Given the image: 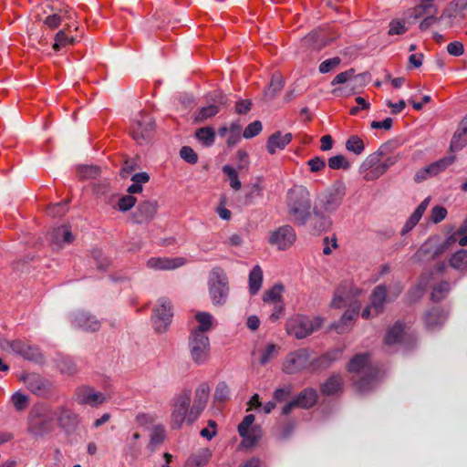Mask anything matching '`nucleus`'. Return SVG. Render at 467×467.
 <instances>
[{"label":"nucleus","instance_id":"f257e3e1","mask_svg":"<svg viewBox=\"0 0 467 467\" xmlns=\"http://www.w3.org/2000/svg\"><path fill=\"white\" fill-rule=\"evenodd\" d=\"M311 195L304 186H294L286 194L289 215L298 224H305L311 215Z\"/></svg>","mask_w":467,"mask_h":467},{"label":"nucleus","instance_id":"f03ea898","mask_svg":"<svg viewBox=\"0 0 467 467\" xmlns=\"http://www.w3.org/2000/svg\"><path fill=\"white\" fill-rule=\"evenodd\" d=\"M188 327L192 358L196 363H202L204 358V312H197L194 318L188 321Z\"/></svg>","mask_w":467,"mask_h":467},{"label":"nucleus","instance_id":"7ed1b4c3","mask_svg":"<svg viewBox=\"0 0 467 467\" xmlns=\"http://www.w3.org/2000/svg\"><path fill=\"white\" fill-rule=\"evenodd\" d=\"M324 319L321 317L295 316L286 322V331L296 338H305L321 328Z\"/></svg>","mask_w":467,"mask_h":467},{"label":"nucleus","instance_id":"20e7f679","mask_svg":"<svg viewBox=\"0 0 467 467\" xmlns=\"http://www.w3.org/2000/svg\"><path fill=\"white\" fill-rule=\"evenodd\" d=\"M209 296L213 305H223L229 295V282L224 271L220 267L211 270L208 278Z\"/></svg>","mask_w":467,"mask_h":467},{"label":"nucleus","instance_id":"39448f33","mask_svg":"<svg viewBox=\"0 0 467 467\" xmlns=\"http://www.w3.org/2000/svg\"><path fill=\"white\" fill-rule=\"evenodd\" d=\"M453 244V238L441 240L437 237L428 239L416 252L414 258L420 262L425 259L434 260L447 252Z\"/></svg>","mask_w":467,"mask_h":467},{"label":"nucleus","instance_id":"423d86ee","mask_svg":"<svg viewBox=\"0 0 467 467\" xmlns=\"http://www.w3.org/2000/svg\"><path fill=\"white\" fill-rule=\"evenodd\" d=\"M173 317L172 305L169 298L162 297L152 309L151 321L157 333H163L169 328Z\"/></svg>","mask_w":467,"mask_h":467},{"label":"nucleus","instance_id":"0eeeda50","mask_svg":"<svg viewBox=\"0 0 467 467\" xmlns=\"http://www.w3.org/2000/svg\"><path fill=\"white\" fill-rule=\"evenodd\" d=\"M254 416L249 414L245 416L238 426V432L242 437L240 447L250 449L255 446L262 436L261 429L254 424Z\"/></svg>","mask_w":467,"mask_h":467},{"label":"nucleus","instance_id":"6e6552de","mask_svg":"<svg viewBox=\"0 0 467 467\" xmlns=\"http://www.w3.org/2000/svg\"><path fill=\"white\" fill-rule=\"evenodd\" d=\"M340 205V197L333 192H328L321 196L317 203L314 206L313 213L317 219L322 221L324 226H330L331 222L327 215L335 212Z\"/></svg>","mask_w":467,"mask_h":467},{"label":"nucleus","instance_id":"1a4fd4ad","mask_svg":"<svg viewBox=\"0 0 467 467\" xmlns=\"http://www.w3.org/2000/svg\"><path fill=\"white\" fill-rule=\"evenodd\" d=\"M296 240V234L291 225L285 224L271 231L268 235V243L280 251L289 249Z\"/></svg>","mask_w":467,"mask_h":467},{"label":"nucleus","instance_id":"9d476101","mask_svg":"<svg viewBox=\"0 0 467 467\" xmlns=\"http://www.w3.org/2000/svg\"><path fill=\"white\" fill-rule=\"evenodd\" d=\"M155 127V121L151 116L141 115L140 119L131 126V136L138 144L142 145L153 137Z\"/></svg>","mask_w":467,"mask_h":467},{"label":"nucleus","instance_id":"9b49d317","mask_svg":"<svg viewBox=\"0 0 467 467\" xmlns=\"http://www.w3.org/2000/svg\"><path fill=\"white\" fill-rule=\"evenodd\" d=\"M361 294L362 290L354 286L351 283H343L335 290L331 306L334 308H342L347 305L350 306L356 301L355 297Z\"/></svg>","mask_w":467,"mask_h":467},{"label":"nucleus","instance_id":"f8f14e48","mask_svg":"<svg viewBox=\"0 0 467 467\" xmlns=\"http://www.w3.org/2000/svg\"><path fill=\"white\" fill-rule=\"evenodd\" d=\"M190 402L191 393L189 391L182 392L175 399L171 412V429L178 430L182 426V423L186 419Z\"/></svg>","mask_w":467,"mask_h":467},{"label":"nucleus","instance_id":"ddd939ff","mask_svg":"<svg viewBox=\"0 0 467 467\" xmlns=\"http://www.w3.org/2000/svg\"><path fill=\"white\" fill-rule=\"evenodd\" d=\"M387 302V291L382 285L377 286L370 296L369 305L362 311L361 316L365 319H368L379 315Z\"/></svg>","mask_w":467,"mask_h":467},{"label":"nucleus","instance_id":"4468645a","mask_svg":"<svg viewBox=\"0 0 467 467\" xmlns=\"http://www.w3.org/2000/svg\"><path fill=\"white\" fill-rule=\"evenodd\" d=\"M6 345L16 354L23 357L30 361H38L43 358L42 353L38 347L28 344L21 339L7 341Z\"/></svg>","mask_w":467,"mask_h":467},{"label":"nucleus","instance_id":"2eb2a0df","mask_svg":"<svg viewBox=\"0 0 467 467\" xmlns=\"http://www.w3.org/2000/svg\"><path fill=\"white\" fill-rule=\"evenodd\" d=\"M76 400L80 405H89L91 407H98L105 402L106 397L103 393L95 391L89 386H80L77 388Z\"/></svg>","mask_w":467,"mask_h":467},{"label":"nucleus","instance_id":"dca6fc26","mask_svg":"<svg viewBox=\"0 0 467 467\" xmlns=\"http://www.w3.org/2000/svg\"><path fill=\"white\" fill-rule=\"evenodd\" d=\"M309 362L308 353L305 349L296 350L289 354L284 363L283 370L287 374H294L305 369Z\"/></svg>","mask_w":467,"mask_h":467},{"label":"nucleus","instance_id":"f3484780","mask_svg":"<svg viewBox=\"0 0 467 467\" xmlns=\"http://www.w3.org/2000/svg\"><path fill=\"white\" fill-rule=\"evenodd\" d=\"M360 306L361 304L358 301H355L344 312L338 322L332 325V327L339 333H342L351 327L358 316Z\"/></svg>","mask_w":467,"mask_h":467},{"label":"nucleus","instance_id":"a211bd4d","mask_svg":"<svg viewBox=\"0 0 467 467\" xmlns=\"http://www.w3.org/2000/svg\"><path fill=\"white\" fill-rule=\"evenodd\" d=\"M185 264V260L182 257L177 258H161V257H151L147 261V267L157 270V271H166V270H173L178 267L182 266Z\"/></svg>","mask_w":467,"mask_h":467},{"label":"nucleus","instance_id":"6ab92c4d","mask_svg":"<svg viewBox=\"0 0 467 467\" xmlns=\"http://www.w3.org/2000/svg\"><path fill=\"white\" fill-rule=\"evenodd\" d=\"M157 202L150 201L141 202L133 213V219L137 223L150 221L157 213Z\"/></svg>","mask_w":467,"mask_h":467},{"label":"nucleus","instance_id":"aec40b11","mask_svg":"<svg viewBox=\"0 0 467 467\" xmlns=\"http://www.w3.org/2000/svg\"><path fill=\"white\" fill-rule=\"evenodd\" d=\"M292 134L280 131L273 133L267 140L266 150L269 154L275 155L276 152L285 150V148L291 142Z\"/></svg>","mask_w":467,"mask_h":467},{"label":"nucleus","instance_id":"412c9836","mask_svg":"<svg viewBox=\"0 0 467 467\" xmlns=\"http://www.w3.org/2000/svg\"><path fill=\"white\" fill-rule=\"evenodd\" d=\"M283 293L282 285H275L271 289L267 290L263 297V300L266 304L273 305L276 309V312L271 315L273 320H276L282 312L283 306L281 302Z\"/></svg>","mask_w":467,"mask_h":467},{"label":"nucleus","instance_id":"4be33fe9","mask_svg":"<svg viewBox=\"0 0 467 467\" xmlns=\"http://www.w3.org/2000/svg\"><path fill=\"white\" fill-rule=\"evenodd\" d=\"M403 158L401 152H393L378 166H376L370 172L366 175L367 180H371L384 174L388 169L397 164Z\"/></svg>","mask_w":467,"mask_h":467},{"label":"nucleus","instance_id":"5701e85b","mask_svg":"<svg viewBox=\"0 0 467 467\" xmlns=\"http://www.w3.org/2000/svg\"><path fill=\"white\" fill-rule=\"evenodd\" d=\"M434 2L435 0H420L419 5L409 11L410 16L418 19L423 16H437L438 7Z\"/></svg>","mask_w":467,"mask_h":467},{"label":"nucleus","instance_id":"b1692460","mask_svg":"<svg viewBox=\"0 0 467 467\" xmlns=\"http://www.w3.org/2000/svg\"><path fill=\"white\" fill-rule=\"evenodd\" d=\"M225 103V96L221 91L211 94L209 100L206 102V118L215 116Z\"/></svg>","mask_w":467,"mask_h":467},{"label":"nucleus","instance_id":"393cba45","mask_svg":"<svg viewBox=\"0 0 467 467\" xmlns=\"http://www.w3.org/2000/svg\"><path fill=\"white\" fill-rule=\"evenodd\" d=\"M74 241V235L68 226H59L53 230L51 234V244L61 245L62 244H70Z\"/></svg>","mask_w":467,"mask_h":467},{"label":"nucleus","instance_id":"a878e982","mask_svg":"<svg viewBox=\"0 0 467 467\" xmlns=\"http://www.w3.org/2000/svg\"><path fill=\"white\" fill-rule=\"evenodd\" d=\"M317 401V393L314 389H306L301 391L296 398L297 407L309 409Z\"/></svg>","mask_w":467,"mask_h":467},{"label":"nucleus","instance_id":"bb28decb","mask_svg":"<svg viewBox=\"0 0 467 467\" xmlns=\"http://www.w3.org/2000/svg\"><path fill=\"white\" fill-rule=\"evenodd\" d=\"M343 380L340 376L334 375L324 382L321 386V391L326 395H334L341 391Z\"/></svg>","mask_w":467,"mask_h":467},{"label":"nucleus","instance_id":"cd10ccee","mask_svg":"<svg viewBox=\"0 0 467 467\" xmlns=\"http://www.w3.org/2000/svg\"><path fill=\"white\" fill-rule=\"evenodd\" d=\"M450 265L460 272L467 271V250L462 249L455 252L449 259Z\"/></svg>","mask_w":467,"mask_h":467},{"label":"nucleus","instance_id":"c85d7f7f","mask_svg":"<svg viewBox=\"0 0 467 467\" xmlns=\"http://www.w3.org/2000/svg\"><path fill=\"white\" fill-rule=\"evenodd\" d=\"M279 350V347L273 343H266L264 348L258 350V359L261 365H265L274 359Z\"/></svg>","mask_w":467,"mask_h":467},{"label":"nucleus","instance_id":"c756f323","mask_svg":"<svg viewBox=\"0 0 467 467\" xmlns=\"http://www.w3.org/2000/svg\"><path fill=\"white\" fill-rule=\"evenodd\" d=\"M263 271L259 265L253 267L249 274V290L250 293L255 295L262 287Z\"/></svg>","mask_w":467,"mask_h":467},{"label":"nucleus","instance_id":"7c9ffc66","mask_svg":"<svg viewBox=\"0 0 467 467\" xmlns=\"http://www.w3.org/2000/svg\"><path fill=\"white\" fill-rule=\"evenodd\" d=\"M430 202L431 198L427 197L420 203V205L412 213L405 224V228L407 230L412 229L419 223L426 209L428 208Z\"/></svg>","mask_w":467,"mask_h":467},{"label":"nucleus","instance_id":"2f4dec72","mask_svg":"<svg viewBox=\"0 0 467 467\" xmlns=\"http://www.w3.org/2000/svg\"><path fill=\"white\" fill-rule=\"evenodd\" d=\"M203 394H204V389L199 388L196 390V400L194 401V405L191 409V410L188 414V417H187V420L189 423H192L193 421H195L198 419V417L201 415L202 409H203L202 402V398Z\"/></svg>","mask_w":467,"mask_h":467},{"label":"nucleus","instance_id":"473e14b6","mask_svg":"<svg viewBox=\"0 0 467 467\" xmlns=\"http://www.w3.org/2000/svg\"><path fill=\"white\" fill-rule=\"evenodd\" d=\"M467 143V127H462L454 133L451 142V150L457 151L462 149Z\"/></svg>","mask_w":467,"mask_h":467},{"label":"nucleus","instance_id":"72a5a7b5","mask_svg":"<svg viewBox=\"0 0 467 467\" xmlns=\"http://www.w3.org/2000/svg\"><path fill=\"white\" fill-rule=\"evenodd\" d=\"M303 43L306 47L313 49H321L327 45V41L320 37L318 32L314 31L303 38Z\"/></svg>","mask_w":467,"mask_h":467},{"label":"nucleus","instance_id":"f704fd0d","mask_svg":"<svg viewBox=\"0 0 467 467\" xmlns=\"http://www.w3.org/2000/svg\"><path fill=\"white\" fill-rule=\"evenodd\" d=\"M368 356L367 354L355 356L348 363V369L350 372L358 373L368 365Z\"/></svg>","mask_w":467,"mask_h":467},{"label":"nucleus","instance_id":"c9c22d12","mask_svg":"<svg viewBox=\"0 0 467 467\" xmlns=\"http://www.w3.org/2000/svg\"><path fill=\"white\" fill-rule=\"evenodd\" d=\"M455 161L454 156L444 157L435 162L431 163L429 166L431 172L433 176L438 175L439 173L445 171L450 165H451Z\"/></svg>","mask_w":467,"mask_h":467},{"label":"nucleus","instance_id":"e433bc0d","mask_svg":"<svg viewBox=\"0 0 467 467\" xmlns=\"http://www.w3.org/2000/svg\"><path fill=\"white\" fill-rule=\"evenodd\" d=\"M75 43V37L67 36L66 30H59L55 36V43L53 44V49L56 51L65 47L67 45H73Z\"/></svg>","mask_w":467,"mask_h":467},{"label":"nucleus","instance_id":"4c0bfd02","mask_svg":"<svg viewBox=\"0 0 467 467\" xmlns=\"http://www.w3.org/2000/svg\"><path fill=\"white\" fill-rule=\"evenodd\" d=\"M446 319V315L439 309H432L426 316V323L429 327H435L441 325Z\"/></svg>","mask_w":467,"mask_h":467},{"label":"nucleus","instance_id":"58836bf2","mask_svg":"<svg viewBox=\"0 0 467 467\" xmlns=\"http://www.w3.org/2000/svg\"><path fill=\"white\" fill-rule=\"evenodd\" d=\"M59 411L60 412L57 420L61 427L65 428L67 425L77 421L78 415L75 414L71 410L61 407Z\"/></svg>","mask_w":467,"mask_h":467},{"label":"nucleus","instance_id":"ea45409f","mask_svg":"<svg viewBox=\"0 0 467 467\" xmlns=\"http://www.w3.org/2000/svg\"><path fill=\"white\" fill-rule=\"evenodd\" d=\"M327 163L329 168L332 170H348L350 167L349 161L341 154L330 157Z\"/></svg>","mask_w":467,"mask_h":467},{"label":"nucleus","instance_id":"a19ab883","mask_svg":"<svg viewBox=\"0 0 467 467\" xmlns=\"http://www.w3.org/2000/svg\"><path fill=\"white\" fill-rule=\"evenodd\" d=\"M283 88V79L280 76H273L268 88L265 95L268 99H273Z\"/></svg>","mask_w":467,"mask_h":467},{"label":"nucleus","instance_id":"79ce46f5","mask_svg":"<svg viewBox=\"0 0 467 467\" xmlns=\"http://www.w3.org/2000/svg\"><path fill=\"white\" fill-rule=\"evenodd\" d=\"M346 149L348 151L359 155L364 150L365 146L363 140L360 138L352 136L347 140Z\"/></svg>","mask_w":467,"mask_h":467},{"label":"nucleus","instance_id":"37998d69","mask_svg":"<svg viewBox=\"0 0 467 467\" xmlns=\"http://www.w3.org/2000/svg\"><path fill=\"white\" fill-rule=\"evenodd\" d=\"M11 401L16 410H26L29 405V399L26 395L17 391L11 396Z\"/></svg>","mask_w":467,"mask_h":467},{"label":"nucleus","instance_id":"c03bdc74","mask_svg":"<svg viewBox=\"0 0 467 467\" xmlns=\"http://www.w3.org/2000/svg\"><path fill=\"white\" fill-rule=\"evenodd\" d=\"M68 211L67 202H61L48 205L47 213L52 217H60L65 215Z\"/></svg>","mask_w":467,"mask_h":467},{"label":"nucleus","instance_id":"a18cd8bd","mask_svg":"<svg viewBox=\"0 0 467 467\" xmlns=\"http://www.w3.org/2000/svg\"><path fill=\"white\" fill-rule=\"evenodd\" d=\"M356 77V70L349 68L344 72L338 73L331 81L332 86L345 84Z\"/></svg>","mask_w":467,"mask_h":467},{"label":"nucleus","instance_id":"49530a36","mask_svg":"<svg viewBox=\"0 0 467 467\" xmlns=\"http://www.w3.org/2000/svg\"><path fill=\"white\" fill-rule=\"evenodd\" d=\"M223 172L227 175L228 180L230 182V185L233 189L238 191L241 189V182L238 179L236 171L229 165H225L223 168Z\"/></svg>","mask_w":467,"mask_h":467},{"label":"nucleus","instance_id":"de8ad7c7","mask_svg":"<svg viewBox=\"0 0 467 467\" xmlns=\"http://www.w3.org/2000/svg\"><path fill=\"white\" fill-rule=\"evenodd\" d=\"M408 30V26H406V22L403 19H393L389 23V35H402L406 33Z\"/></svg>","mask_w":467,"mask_h":467},{"label":"nucleus","instance_id":"09e8293b","mask_svg":"<svg viewBox=\"0 0 467 467\" xmlns=\"http://www.w3.org/2000/svg\"><path fill=\"white\" fill-rule=\"evenodd\" d=\"M340 63H341V59L338 57L326 59L319 65V67H318L319 72L321 74H327V73L336 69L340 65Z\"/></svg>","mask_w":467,"mask_h":467},{"label":"nucleus","instance_id":"8fccbe9b","mask_svg":"<svg viewBox=\"0 0 467 467\" xmlns=\"http://www.w3.org/2000/svg\"><path fill=\"white\" fill-rule=\"evenodd\" d=\"M262 130H263L262 122L259 120H254L244 129V130L243 132V137L244 139H252V138L257 136L258 134H260Z\"/></svg>","mask_w":467,"mask_h":467},{"label":"nucleus","instance_id":"3c124183","mask_svg":"<svg viewBox=\"0 0 467 467\" xmlns=\"http://www.w3.org/2000/svg\"><path fill=\"white\" fill-rule=\"evenodd\" d=\"M166 438V431L162 425H157L153 427L150 433V443L151 444H161L164 441Z\"/></svg>","mask_w":467,"mask_h":467},{"label":"nucleus","instance_id":"603ef678","mask_svg":"<svg viewBox=\"0 0 467 467\" xmlns=\"http://www.w3.org/2000/svg\"><path fill=\"white\" fill-rule=\"evenodd\" d=\"M402 327L399 325L394 326L387 334L385 342L388 345H392L399 342L402 337Z\"/></svg>","mask_w":467,"mask_h":467},{"label":"nucleus","instance_id":"864d4df0","mask_svg":"<svg viewBox=\"0 0 467 467\" xmlns=\"http://www.w3.org/2000/svg\"><path fill=\"white\" fill-rule=\"evenodd\" d=\"M180 156L190 164H195L198 161L197 153L189 146H183L181 149Z\"/></svg>","mask_w":467,"mask_h":467},{"label":"nucleus","instance_id":"5fc2aeb1","mask_svg":"<svg viewBox=\"0 0 467 467\" xmlns=\"http://www.w3.org/2000/svg\"><path fill=\"white\" fill-rule=\"evenodd\" d=\"M137 199L132 195H124L118 202V208L121 212L130 210L136 203Z\"/></svg>","mask_w":467,"mask_h":467},{"label":"nucleus","instance_id":"6e6d98bb","mask_svg":"<svg viewBox=\"0 0 467 467\" xmlns=\"http://www.w3.org/2000/svg\"><path fill=\"white\" fill-rule=\"evenodd\" d=\"M447 215V210L441 205H436L431 209V220L434 223H438L445 219Z\"/></svg>","mask_w":467,"mask_h":467},{"label":"nucleus","instance_id":"4d7b16f0","mask_svg":"<svg viewBox=\"0 0 467 467\" xmlns=\"http://www.w3.org/2000/svg\"><path fill=\"white\" fill-rule=\"evenodd\" d=\"M29 431L35 434L41 435L44 432H47L49 431L48 422L45 421V420L32 421L29 426Z\"/></svg>","mask_w":467,"mask_h":467},{"label":"nucleus","instance_id":"13d9d810","mask_svg":"<svg viewBox=\"0 0 467 467\" xmlns=\"http://www.w3.org/2000/svg\"><path fill=\"white\" fill-rule=\"evenodd\" d=\"M309 169L312 172H318L326 168L325 160L319 157H314L307 161Z\"/></svg>","mask_w":467,"mask_h":467},{"label":"nucleus","instance_id":"bf43d9fd","mask_svg":"<svg viewBox=\"0 0 467 467\" xmlns=\"http://www.w3.org/2000/svg\"><path fill=\"white\" fill-rule=\"evenodd\" d=\"M30 389L33 393H36V394H42L44 393L46 390H47V383L37 378V379H35L34 380L30 381Z\"/></svg>","mask_w":467,"mask_h":467},{"label":"nucleus","instance_id":"052dcab7","mask_svg":"<svg viewBox=\"0 0 467 467\" xmlns=\"http://www.w3.org/2000/svg\"><path fill=\"white\" fill-rule=\"evenodd\" d=\"M291 392H292V389H291L290 386H285V387L276 389L274 391V399L278 402H282L289 397Z\"/></svg>","mask_w":467,"mask_h":467},{"label":"nucleus","instance_id":"680f3d73","mask_svg":"<svg viewBox=\"0 0 467 467\" xmlns=\"http://www.w3.org/2000/svg\"><path fill=\"white\" fill-rule=\"evenodd\" d=\"M61 22L62 16L57 14L50 15L44 20V24L52 30L57 28L61 25Z\"/></svg>","mask_w":467,"mask_h":467},{"label":"nucleus","instance_id":"e2e57ef3","mask_svg":"<svg viewBox=\"0 0 467 467\" xmlns=\"http://www.w3.org/2000/svg\"><path fill=\"white\" fill-rule=\"evenodd\" d=\"M204 457L202 455L192 454L189 456L184 463V467H203Z\"/></svg>","mask_w":467,"mask_h":467},{"label":"nucleus","instance_id":"0e129e2a","mask_svg":"<svg viewBox=\"0 0 467 467\" xmlns=\"http://www.w3.org/2000/svg\"><path fill=\"white\" fill-rule=\"evenodd\" d=\"M447 51L451 56H461L463 54L464 47L462 42L454 41L447 46Z\"/></svg>","mask_w":467,"mask_h":467},{"label":"nucleus","instance_id":"69168bd1","mask_svg":"<svg viewBox=\"0 0 467 467\" xmlns=\"http://www.w3.org/2000/svg\"><path fill=\"white\" fill-rule=\"evenodd\" d=\"M252 106L250 99H240L235 103V112L237 114H246Z\"/></svg>","mask_w":467,"mask_h":467},{"label":"nucleus","instance_id":"338daca9","mask_svg":"<svg viewBox=\"0 0 467 467\" xmlns=\"http://www.w3.org/2000/svg\"><path fill=\"white\" fill-rule=\"evenodd\" d=\"M337 240L335 235H332L331 237H326L324 239L325 247L323 249V253L325 254H330L333 251V249H336L337 247Z\"/></svg>","mask_w":467,"mask_h":467},{"label":"nucleus","instance_id":"774afa93","mask_svg":"<svg viewBox=\"0 0 467 467\" xmlns=\"http://www.w3.org/2000/svg\"><path fill=\"white\" fill-rule=\"evenodd\" d=\"M137 168V164L133 161H125L121 169H120V176L122 178H127L135 169Z\"/></svg>","mask_w":467,"mask_h":467}]
</instances>
